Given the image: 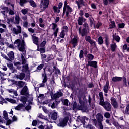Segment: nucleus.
<instances>
[{"mask_svg":"<svg viewBox=\"0 0 129 129\" xmlns=\"http://www.w3.org/2000/svg\"><path fill=\"white\" fill-rule=\"evenodd\" d=\"M14 44L17 45L18 49L20 52H22L21 54L18 55L19 59H21L22 63L23 64V72H27L29 70V67L28 64H26L27 60H26V49H25V41L22 40L21 42L20 39L16 40Z\"/></svg>","mask_w":129,"mask_h":129,"instance_id":"1","label":"nucleus"},{"mask_svg":"<svg viewBox=\"0 0 129 129\" xmlns=\"http://www.w3.org/2000/svg\"><path fill=\"white\" fill-rule=\"evenodd\" d=\"M100 97V105H101L107 111H111V104L108 102H104V99L103 98V93L100 92L99 94Z\"/></svg>","mask_w":129,"mask_h":129,"instance_id":"2","label":"nucleus"},{"mask_svg":"<svg viewBox=\"0 0 129 129\" xmlns=\"http://www.w3.org/2000/svg\"><path fill=\"white\" fill-rule=\"evenodd\" d=\"M83 28L80 27L79 28V35H81L82 37H84L87 33L89 32V27H88V24L87 23H85L83 24Z\"/></svg>","mask_w":129,"mask_h":129,"instance_id":"3","label":"nucleus"},{"mask_svg":"<svg viewBox=\"0 0 129 129\" xmlns=\"http://www.w3.org/2000/svg\"><path fill=\"white\" fill-rule=\"evenodd\" d=\"M69 119V118L68 117H64V119H60L56 122V124L58 126H59V127H64Z\"/></svg>","mask_w":129,"mask_h":129,"instance_id":"4","label":"nucleus"},{"mask_svg":"<svg viewBox=\"0 0 129 129\" xmlns=\"http://www.w3.org/2000/svg\"><path fill=\"white\" fill-rule=\"evenodd\" d=\"M50 0H40L39 7L41 10H45L49 7Z\"/></svg>","mask_w":129,"mask_h":129,"instance_id":"5","label":"nucleus"},{"mask_svg":"<svg viewBox=\"0 0 129 129\" xmlns=\"http://www.w3.org/2000/svg\"><path fill=\"white\" fill-rule=\"evenodd\" d=\"M72 8H71L69 5H67V1L64 2V8H63V14H66V17H68L70 13H72Z\"/></svg>","mask_w":129,"mask_h":129,"instance_id":"6","label":"nucleus"},{"mask_svg":"<svg viewBox=\"0 0 129 129\" xmlns=\"http://www.w3.org/2000/svg\"><path fill=\"white\" fill-rule=\"evenodd\" d=\"M16 27L17 28L14 27L11 29L12 33L15 34V35L21 34L22 33V27L20 25H17Z\"/></svg>","mask_w":129,"mask_h":129,"instance_id":"7","label":"nucleus"},{"mask_svg":"<svg viewBox=\"0 0 129 129\" xmlns=\"http://www.w3.org/2000/svg\"><path fill=\"white\" fill-rule=\"evenodd\" d=\"M42 76L43 77V79L42 81V83L39 84V87H45L46 85H47V81H48V78H47V76H46V73H44L42 74Z\"/></svg>","mask_w":129,"mask_h":129,"instance_id":"8","label":"nucleus"},{"mask_svg":"<svg viewBox=\"0 0 129 129\" xmlns=\"http://www.w3.org/2000/svg\"><path fill=\"white\" fill-rule=\"evenodd\" d=\"M78 40L79 38L77 36H75L73 39H72L71 43L72 44L74 48H75L77 45H78Z\"/></svg>","mask_w":129,"mask_h":129,"instance_id":"9","label":"nucleus"},{"mask_svg":"<svg viewBox=\"0 0 129 129\" xmlns=\"http://www.w3.org/2000/svg\"><path fill=\"white\" fill-rule=\"evenodd\" d=\"M85 120H88V118H87L86 116H84V117L78 116L77 119V122H80L82 124H85Z\"/></svg>","mask_w":129,"mask_h":129,"instance_id":"10","label":"nucleus"},{"mask_svg":"<svg viewBox=\"0 0 129 129\" xmlns=\"http://www.w3.org/2000/svg\"><path fill=\"white\" fill-rule=\"evenodd\" d=\"M48 106L49 107H51V108H56V103H55V100H48Z\"/></svg>","mask_w":129,"mask_h":129,"instance_id":"11","label":"nucleus"},{"mask_svg":"<svg viewBox=\"0 0 129 129\" xmlns=\"http://www.w3.org/2000/svg\"><path fill=\"white\" fill-rule=\"evenodd\" d=\"M111 104L114 108L118 107V104L116 102V100L114 98H111Z\"/></svg>","mask_w":129,"mask_h":129,"instance_id":"12","label":"nucleus"},{"mask_svg":"<svg viewBox=\"0 0 129 129\" xmlns=\"http://www.w3.org/2000/svg\"><path fill=\"white\" fill-rule=\"evenodd\" d=\"M88 66L96 68V67H97V62L89 60L88 61V64L87 65V66Z\"/></svg>","mask_w":129,"mask_h":129,"instance_id":"13","label":"nucleus"},{"mask_svg":"<svg viewBox=\"0 0 129 129\" xmlns=\"http://www.w3.org/2000/svg\"><path fill=\"white\" fill-rule=\"evenodd\" d=\"M51 119H53V120H56L58 118V113L57 112L52 111L51 113Z\"/></svg>","mask_w":129,"mask_h":129,"instance_id":"14","label":"nucleus"},{"mask_svg":"<svg viewBox=\"0 0 129 129\" xmlns=\"http://www.w3.org/2000/svg\"><path fill=\"white\" fill-rule=\"evenodd\" d=\"M103 90L105 93H108V91L109 90V82H106L105 85L104 86Z\"/></svg>","mask_w":129,"mask_h":129,"instance_id":"15","label":"nucleus"},{"mask_svg":"<svg viewBox=\"0 0 129 129\" xmlns=\"http://www.w3.org/2000/svg\"><path fill=\"white\" fill-rule=\"evenodd\" d=\"M75 2L78 6V9H80L81 7H82L83 6H84V2H83V0L76 1Z\"/></svg>","mask_w":129,"mask_h":129,"instance_id":"16","label":"nucleus"},{"mask_svg":"<svg viewBox=\"0 0 129 129\" xmlns=\"http://www.w3.org/2000/svg\"><path fill=\"white\" fill-rule=\"evenodd\" d=\"M96 118L98 122H102L103 121V116L99 113L96 115Z\"/></svg>","mask_w":129,"mask_h":129,"instance_id":"17","label":"nucleus"},{"mask_svg":"<svg viewBox=\"0 0 129 129\" xmlns=\"http://www.w3.org/2000/svg\"><path fill=\"white\" fill-rule=\"evenodd\" d=\"M8 57H9V59L10 61H13L14 59H15V53L13 51H10L8 54H7Z\"/></svg>","mask_w":129,"mask_h":129,"instance_id":"18","label":"nucleus"},{"mask_svg":"<svg viewBox=\"0 0 129 129\" xmlns=\"http://www.w3.org/2000/svg\"><path fill=\"white\" fill-rule=\"evenodd\" d=\"M37 117H38L39 118H41V119H44V120H46V121H48V120H49L48 117L43 115V114L42 113L38 114Z\"/></svg>","mask_w":129,"mask_h":129,"instance_id":"19","label":"nucleus"},{"mask_svg":"<svg viewBox=\"0 0 129 129\" xmlns=\"http://www.w3.org/2000/svg\"><path fill=\"white\" fill-rule=\"evenodd\" d=\"M28 93V87L25 86L23 88L21 92V94L22 95H26Z\"/></svg>","mask_w":129,"mask_h":129,"instance_id":"20","label":"nucleus"},{"mask_svg":"<svg viewBox=\"0 0 129 129\" xmlns=\"http://www.w3.org/2000/svg\"><path fill=\"white\" fill-rule=\"evenodd\" d=\"M25 108V105L19 104L18 106L14 107V109L15 110H21V109H24Z\"/></svg>","mask_w":129,"mask_h":129,"instance_id":"21","label":"nucleus"},{"mask_svg":"<svg viewBox=\"0 0 129 129\" xmlns=\"http://www.w3.org/2000/svg\"><path fill=\"white\" fill-rule=\"evenodd\" d=\"M16 85H18L19 87H23L26 84V83L23 82V81H19L16 82Z\"/></svg>","mask_w":129,"mask_h":129,"instance_id":"22","label":"nucleus"},{"mask_svg":"<svg viewBox=\"0 0 129 129\" xmlns=\"http://www.w3.org/2000/svg\"><path fill=\"white\" fill-rule=\"evenodd\" d=\"M61 96H63V93L58 92L53 95V98H59V97H61Z\"/></svg>","mask_w":129,"mask_h":129,"instance_id":"23","label":"nucleus"},{"mask_svg":"<svg viewBox=\"0 0 129 129\" xmlns=\"http://www.w3.org/2000/svg\"><path fill=\"white\" fill-rule=\"evenodd\" d=\"M85 21H86L85 18H83L80 17H79L78 19V25H79L80 26H81V25H82V23L84 22Z\"/></svg>","mask_w":129,"mask_h":129,"instance_id":"24","label":"nucleus"},{"mask_svg":"<svg viewBox=\"0 0 129 129\" xmlns=\"http://www.w3.org/2000/svg\"><path fill=\"white\" fill-rule=\"evenodd\" d=\"M122 80V78L120 77H114L112 78V81L113 82H117L118 81H121Z\"/></svg>","mask_w":129,"mask_h":129,"instance_id":"25","label":"nucleus"},{"mask_svg":"<svg viewBox=\"0 0 129 129\" xmlns=\"http://www.w3.org/2000/svg\"><path fill=\"white\" fill-rule=\"evenodd\" d=\"M1 13L3 14V15H6V14H8V13H9V8L6 7L2 8V11H1Z\"/></svg>","mask_w":129,"mask_h":129,"instance_id":"26","label":"nucleus"},{"mask_svg":"<svg viewBox=\"0 0 129 129\" xmlns=\"http://www.w3.org/2000/svg\"><path fill=\"white\" fill-rule=\"evenodd\" d=\"M16 78L17 79H20V80H22L25 78V74L24 73H21L20 75H16Z\"/></svg>","mask_w":129,"mask_h":129,"instance_id":"27","label":"nucleus"},{"mask_svg":"<svg viewBox=\"0 0 129 129\" xmlns=\"http://www.w3.org/2000/svg\"><path fill=\"white\" fill-rule=\"evenodd\" d=\"M32 40L33 41L34 44H35V45H38L39 43V38H38V37L33 35Z\"/></svg>","mask_w":129,"mask_h":129,"instance_id":"28","label":"nucleus"},{"mask_svg":"<svg viewBox=\"0 0 129 129\" xmlns=\"http://www.w3.org/2000/svg\"><path fill=\"white\" fill-rule=\"evenodd\" d=\"M20 16L19 15H16L15 18V22L14 24L16 25H19L20 24Z\"/></svg>","mask_w":129,"mask_h":129,"instance_id":"29","label":"nucleus"},{"mask_svg":"<svg viewBox=\"0 0 129 129\" xmlns=\"http://www.w3.org/2000/svg\"><path fill=\"white\" fill-rule=\"evenodd\" d=\"M7 91H8V92H9V93L14 94L15 96H18L17 91H15L14 89H7Z\"/></svg>","mask_w":129,"mask_h":129,"instance_id":"30","label":"nucleus"},{"mask_svg":"<svg viewBox=\"0 0 129 129\" xmlns=\"http://www.w3.org/2000/svg\"><path fill=\"white\" fill-rule=\"evenodd\" d=\"M43 122L40 121H36V120H33L32 123V125L33 126H36L37 124H42Z\"/></svg>","mask_w":129,"mask_h":129,"instance_id":"31","label":"nucleus"},{"mask_svg":"<svg viewBox=\"0 0 129 129\" xmlns=\"http://www.w3.org/2000/svg\"><path fill=\"white\" fill-rule=\"evenodd\" d=\"M28 2L31 7H33V8H35V7H37V4H36V2H35V1H34L33 0H28Z\"/></svg>","mask_w":129,"mask_h":129,"instance_id":"32","label":"nucleus"},{"mask_svg":"<svg viewBox=\"0 0 129 129\" xmlns=\"http://www.w3.org/2000/svg\"><path fill=\"white\" fill-rule=\"evenodd\" d=\"M14 65L15 66H16L17 67L18 69H22V64H21V62H14Z\"/></svg>","mask_w":129,"mask_h":129,"instance_id":"33","label":"nucleus"},{"mask_svg":"<svg viewBox=\"0 0 129 129\" xmlns=\"http://www.w3.org/2000/svg\"><path fill=\"white\" fill-rule=\"evenodd\" d=\"M113 40H115V41H116L118 43H119V41H120V37L118 35H113Z\"/></svg>","mask_w":129,"mask_h":129,"instance_id":"34","label":"nucleus"},{"mask_svg":"<svg viewBox=\"0 0 129 129\" xmlns=\"http://www.w3.org/2000/svg\"><path fill=\"white\" fill-rule=\"evenodd\" d=\"M11 7H12V9H10L9 11L8 10L9 14L11 15H15V11L14 10V5L11 4Z\"/></svg>","mask_w":129,"mask_h":129,"instance_id":"35","label":"nucleus"},{"mask_svg":"<svg viewBox=\"0 0 129 129\" xmlns=\"http://www.w3.org/2000/svg\"><path fill=\"white\" fill-rule=\"evenodd\" d=\"M87 58L88 61H90V60H93L94 56L91 54H89L87 55Z\"/></svg>","mask_w":129,"mask_h":129,"instance_id":"36","label":"nucleus"},{"mask_svg":"<svg viewBox=\"0 0 129 129\" xmlns=\"http://www.w3.org/2000/svg\"><path fill=\"white\" fill-rule=\"evenodd\" d=\"M98 42L99 45H102L103 44V39H102V37L100 36L98 38Z\"/></svg>","mask_w":129,"mask_h":129,"instance_id":"37","label":"nucleus"},{"mask_svg":"<svg viewBox=\"0 0 129 129\" xmlns=\"http://www.w3.org/2000/svg\"><path fill=\"white\" fill-rule=\"evenodd\" d=\"M5 100H7V101H9V102H11V103H16V100L13 99H10L8 98H5Z\"/></svg>","mask_w":129,"mask_h":129,"instance_id":"38","label":"nucleus"},{"mask_svg":"<svg viewBox=\"0 0 129 129\" xmlns=\"http://www.w3.org/2000/svg\"><path fill=\"white\" fill-rule=\"evenodd\" d=\"M3 117L7 120L9 118V117L8 116V112L7 111H4L3 112Z\"/></svg>","mask_w":129,"mask_h":129,"instance_id":"39","label":"nucleus"},{"mask_svg":"<svg viewBox=\"0 0 129 129\" xmlns=\"http://www.w3.org/2000/svg\"><path fill=\"white\" fill-rule=\"evenodd\" d=\"M53 35H54V37L57 38L58 32H59V28H56V29H53Z\"/></svg>","mask_w":129,"mask_h":129,"instance_id":"40","label":"nucleus"},{"mask_svg":"<svg viewBox=\"0 0 129 129\" xmlns=\"http://www.w3.org/2000/svg\"><path fill=\"white\" fill-rule=\"evenodd\" d=\"M111 50L113 52L115 51V49H116V44L114 43L111 45Z\"/></svg>","mask_w":129,"mask_h":129,"instance_id":"41","label":"nucleus"},{"mask_svg":"<svg viewBox=\"0 0 129 129\" xmlns=\"http://www.w3.org/2000/svg\"><path fill=\"white\" fill-rule=\"evenodd\" d=\"M109 27L110 29H112V28H115V23L114 22V21L111 22Z\"/></svg>","mask_w":129,"mask_h":129,"instance_id":"42","label":"nucleus"},{"mask_svg":"<svg viewBox=\"0 0 129 129\" xmlns=\"http://www.w3.org/2000/svg\"><path fill=\"white\" fill-rule=\"evenodd\" d=\"M53 10L55 13H60V12H61L60 9L58 8V7L56 6L53 7Z\"/></svg>","mask_w":129,"mask_h":129,"instance_id":"43","label":"nucleus"},{"mask_svg":"<svg viewBox=\"0 0 129 129\" xmlns=\"http://www.w3.org/2000/svg\"><path fill=\"white\" fill-rule=\"evenodd\" d=\"M53 10L55 13H60V12H61L60 9L58 8V7L56 6L53 7Z\"/></svg>","mask_w":129,"mask_h":129,"instance_id":"44","label":"nucleus"},{"mask_svg":"<svg viewBox=\"0 0 129 129\" xmlns=\"http://www.w3.org/2000/svg\"><path fill=\"white\" fill-rule=\"evenodd\" d=\"M4 103H7V101H6V100H5V99L0 97V104L3 105Z\"/></svg>","mask_w":129,"mask_h":129,"instance_id":"45","label":"nucleus"},{"mask_svg":"<svg viewBox=\"0 0 129 129\" xmlns=\"http://www.w3.org/2000/svg\"><path fill=\"white\" fill-rule=\"evenodd\" d=\"M52 30H56V29H59L58 25L56 23L52 24Z\"/></svg>","mask_w":129,"mask_h":129,"instance_id":"46","label":"nucleus"},{"mask_svg":"<svg viewBox=\"0 0 129 129\" xmlns=\"http://www.w3.org/2000/svg\"><path fill=\"white\" fill-rule=\"evenodd\" d=\"M62 32L66 34L68 32V27L67 26H63L62 28Z\"/></svg>","mask_w":129,"mask_h":129,"instance_id":"47","label":"nucleus"},{"mask_svg":"<svg viewBox=\"0 0 129 129\" xmlns=\"http://www.w3.org/2000/svg\"><path fill=\"white\" fill-rule=\"evenodd\" d=\"M28 11H29V9H23L21 10V13H22V14L23 15H26V14H27V13H28Z\"/></svg>","mask_w":129,"mask_h":129,"instance_id":"48","label":"nucleus"},{"mask_svg":"<svg viewBox=\"0 0 129 129\" xmlns=\"http://www.w3.org/2000/svg\"><path fill=\"white\" fill-rule=\"evenodd\" d=\"M43 67H44L43 64H41L40 65L38 66L37 68V71H40V70H42Z\"/></svg>","mask_w":129,"mask_h":129,"instance_id":"49","label":"nucleus"},{"mask_svg":"<svg viewBox=\"0 0 129 129\" xmlns=\"http://www.w3.org/2000/svg\"><path fill=\"white\" fill-rule=\"evenodd\" d=\"M3 33H6V34H8V30L0 28V33L3 34Z\"/></svg>","mask_w":129,"mask_h":129,"instance_id":"50","label":"nucleus"},{"mask_svg":"<svg viewBox=\"0 0 129 129\" xmlns=\"http://www.w3.org/2000/svg\"><path fill=\"white\" fill-rule=\"evenodd\" d=\"M28 25H29V22L27 21H23V27L24 28H27Z\"/></svg>","mask_w":129,"mask_h":129,"instance_id":"51","label":"nucleus"},{"mask_svg":"<svg viewBox=\"0 0 129 129\" xmlns=\"http://www.w3.org/2000/svg\"><path fill=\"white\" fill-rule=\"evenodd\" d=\"M37 51H39L40 52V53L43 54L45 52V48H44L43 47L40 48H38V49H37Z\"/></svg>","mask_w":129,"mask_h":129,"instance_id":"52","label":"nucleus"},{"mask_svg":"<svg viewBox=\"0 0 129 129\" xmlns=\"http://www.w3.org/2000/svg\"><path fill=\"white\" fill-rule=\"evenodd\" d=\"M66 34V33L65 32L61 31L60 32L59 36L60 37V38H62V39H63V38H64V37H65Z\"/></svg>","mask_w":129,"mask_h":129,"instance_id":"53","label":"nucleus"},{"mask_svg":"<svg viewBox=\"0 0 129 129\" xmlns=\"http://www.w3.org/2000/svg\"><path fill=\"white\" fill-rule=\"evenodd\" d=\"M89 43H90V44H91V45H92V46H94L95 47V46H96V42H95V41H94L92 40H90V41L89 42Z\"/></svg>","mask_w":129,"mask_h":129,"instance_id":"54","label":"nucleus"},{"mask_svg":"<svg viewBox=\"0 0 129 129\" xmlns=\"http://www.w3.org/2000/svg\"><path fill=\"white\" fill-rule=\"evenodd\" d=\"M27 3V1L26 0H20V5L22 7V6H24V4H26Z\"/></svg>","mask_w":129,"mask_h":129,"instance_id":"55","label":"nucleus"},{"mask_svg":"<svg viewBox=\"0 0 129 129\" xmlns=\"http://www.w3.org/2000/svg\"><path fill=\"white\" fill-rule=\"evenodd\" d=\"M21 101H22L23 104H25L26 103V101H27V98L25 97H22Z\"/></svg>","mask_w":129,"mask_h":129,"instance_id":"56","label":"nucleus"},{"mask_svg":"<svg viewBox=\"0 0 129 129\" xmlns=\"http://www.w3.org/2000/svg\"><path fill=\"white\" fill-rule=\"evenodd\" d=\"M123 50H126L127 52H129V47H127V45L124 44L123 46Z\"/></svg>","mask_w":129,"mask_h":129,"instance_id":"57","label":"nucleus"},{"mask_svg":"<svg viewBox=\"0 0 129 129\" xmlns=\"http://www.w3.org/2000/svg\"><path fill=\"white\" fill-rule=\"evenodd\" d=\"M104 116L106 118H109L110 117V114L108 112H106L104 114Z\"/></svg>","mask_w":129,"mask_h":129,"instance_id":"58","label":"nucleus"},{"mask_svg":"<svg viewBox=\"0 0 129 129\" xmlns=\"http://www.w3.org/2000/svg\"><path fill=\"white\" fill-rule=\"evenodd\" d=\"M7 67H8L10 69V70L11 69H13V68H14V66L13 65V64L7 63Z\"/></svg>","mask_w":129,"mask_h":129,"instance_id":"59","label":"nucleus"},{"mask_svg":"<svg viewBox=\"0 0 129 129\" xmlns=\"http://www.w3.org/2000/svg\"><path fill=\"white\" fill-rule=\"evenodd\" d=\"M84 52H83V50H81L80 52L79 57L80 59L83 58V54Z\"/></svg>","mask_w":129,"mask_h":129,"instance_id":"60","label":"nucleus"},{"mask_svg":"<svg viewBox=\"0 0 129 129\" xmlns=\"http://www.w3.org/2000/svg\"><path fill=\"white\" fill-rule=\"evenodd\" d=\"M128 111H129V105H127V106L126 107V110L124 113H125L126 114H128Z\"/></svg>","mask_w":129,"mask_h":129,"instance_id":"61","label":"nucleus"},{"mask_svg":"<svg viewBox=\"0 0 129 129\" xmlns=\"http://www.w3.org/2000/svg\"><path fill=\"white\" fill-rule=\"evenodd\" d=\"M85 40L87 42H89L91 40V37L89 36H86Z\"/></svg>","mask_w":129,"mask_h":129,"instance_id":"62","label":"nucleus"},{"mask_svg":"<svg viewBox=\"0 0 129 129\" xmlns=\"http://www.w3.org/2000/svg\"><path fill=\"white\" fill-rule=\"evenodd\" d=\"M102 25V23H101V22H98L96 25V28H97V29H99V27H100V26Z\"/></svg>","mask_w":129,"mask_h":129,"instance_id":"63","label":"nucleus"},{"mask_svg":"<svg viewBox=\"0 0 129 129\" xmlns=\"http://www.w3.org/2000/svg\"><path fill=\"white\" fill-rule=\"evenodd\" d=\"M119 28H120L121 29H123L124 28L125 24L124 23H119L118 24Z\"/></svg>","mask_w":129,"mask_h":129,"instance_id":"64","label":"nucleus"}]
</instances>
